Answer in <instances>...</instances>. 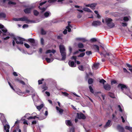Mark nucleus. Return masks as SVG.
<instances>
[{"label": "nucleus", "instance_id": "1", "mask_svg": "<svg viewBox=\"0 0 132 132\" xmlns=\"http://www.w3.org/2000/svg\"><path fill=\"white\" fill-rule=\"evenodd\" d=\"M60 52L61 54L62 58L61 60H65L66 58V50L64 46L60 45L59 46Z\"/></svg>", "mask_w": 132, "mask_h": 132}, {"label": "nucleus", "instance_id": "2", "mask_svg": "<svg viewBox=\"0 0 132 132\" xmlns=\"http://www.w3.org/2000/svg\"><path fill=\"white\" fill-rule=\"evenodd\" d=\"M56 51L54 50H48L46 51V53L47 54L48 53H50L49 56H47L48 57H51V58L50 59L48 57H46L45 58V59L48 63H50L53 61L54 60V59L53 57H51L52 55V54L51 53H52L53 54L55 53L56 52Z\"/></svg>", "mask_w": 132, "mask_h": 132}, {"label": "nucleus", "instance_id": "3", "mask_svg": "<svg viewBox=\"0 0 132 132\" xmlns=\"http://www.w3.org/2000/svg\"><path fill=\"white\" fill-rule=\"evenodd\" d=\"M24 40V39L18 37H14L13 40V45L14 46H15V42H16V43L17 44H22L23 43V42Z\"/></svg>", "mask_w": 132, "mask_h": 132}, {"label": "nucleus", "instance_id": "4", "mask_svg": "<svg viewBox=\"0 0 132 132\" xmlns=\"http://www.w3.org/2000/svg\"><path fill=\"white\" fill-rule=\"evenodd\" d=\"M107 26L111 28H113L115 26L114 23L112 22V20L110 18H106L105 19Z\"/></svg>", "mask_w": 132, "mask_h": 132}, {"label": "nucleus", "instance_id": "5", "mask_svg": "<svg viewBox=\"0 0 132 132\" xmlns=\"http://www.w3.org/2000/svg\"><path fill=\"white\" fill-rule=\"evenodd\" d=\"M118 87L120 88L123 92L126 94L130 92L129 89L125 85L119 84L118 85Z\"/></svg>", "mask_w": 132, "mask_h": 132}, {"label": "nucleus", "instance_id": "6", "mask_svg": "<svg viewBox=\"0 0 132 132\" xmlns=\"http://www.w3.org/2000/svg\"><path fill=\"white\" fill-rule=\"evenodd\" d=\"M30 91H31V92L32 93V97L33 101H36L38 100V97L37 93L35 92L34 90L32 88H31Z\"/></svg>", "mask_w": 132, "mask_h": 132}, {"label": "nucleus", "instance_id": "7", "mask_svg": "<svg viewBox=\"0 0 132 132\" xmlns=\"http://www.w3.org/2000/svg\"><path fill=\"white\" fill-rule=\"evenodd\" d=\"M0 28L2 29L1 30L4 33L3 35H5L6 34H5L4 33H6V34L7 35H11V34H10L9 33L7 32V29L5 28L4 27L3 25L1 24H0Z\"/></svg>", "mask_w": 132, "mask_h": 132}, {"label": "nucleus", "instance_id": "8", "mask_svg": "<svg viewBox=\"0 0 132 132\" xmlns=\"http://www.w3.org/2000/svg\"><path fill=\"white\" fill-rule=\"evenodd\" d=\"M19 21H26V22L27 23H29L30 22V23H35V22L32 21H31L28 20L27 18L25 16H24L23 17L19 18Z\"/></svg>", "mask_w": 132, "mask_h": 132}, {"label": "nucleus", "instance_id": "9", "mask_svg": "<svg viewBox=\"0 0 132 132\" xmlns=\"http://www.w3.org/2000/svg\"><path fill=\"white\" fill-rule=\"evenodd\" d=\"M101 23V22L100 21H95L93 22L92 23V25L94 27H97V26L100 25Z\"/></svg>", "mask_w": 132, "mask_h": 132}, {"label": "nucleus", "instance_id": "10", "mask_svg": "<svg viewBox=\"0 0 132 132\" xmlns=\"http://www.w3.org/2000/svg\"><path fill=\"white\" fill-rule=\"evenodd\" d=\"M77 118L79 119H84L86 118V117L85 115L82 113H77Z\"/></svg>", "mask_w": 132, "mask_h": 132}, {"label": "nucleus", "instance_id": "11", "mask_svg": "<svg viewBox=\"0 0 132 132\" xmlns=\"http://www.w3.org/2000/svg\"><path fill=\"white\" fill-rule=\"evenodd\" d=\"M33 9L32 6L25 9L24 10V12L26 14H29L31 13L32 10Z\"/></svg>", "mask_w": 132, "mask_h": 132}, {"label": "nucleus", "instance_id": "12", "mask_svg": "<svg viewBox=\"0 0 132 132\" xmlns=\"http://www.w3.org/2000/svg\"><path fill=\"white\" fill-rule=\"evenodd\" d=\"M36 118H38L40 120H43L45 119V118H46V117H44L43 118H42L41 117H36V116H35L34 117H32V116L29 117L27 118V119H28V120L32 119H35Z\"/></svg>", "mask_w": 132, "mask_h": 132}, {"label": "nucleus", "instance_id": "13", "mask_svg": "<svg viewBox=\"0 0 132 132\" xmlns=\"http://www.w3.org/2000/svg\"><path fill=\"white\" fill-rule=\"evenodd\" d=\"M93 47L95 50H96V51L98 52L99 53H100L101 55H102L103 54L102 52H100L99 51V46L98 45H94L93 46Z\"/></svg>", "mask_w": 132, "mask_h": 132}, {"label": "nucleus", "instance_id": "14", "mask_svg": "<svg viewBox=\"0 0 132 132\" xmlns=\"http://www.w3.org/2000/svg\"><path fill=\"white\" fill-rule=\"evenodd\" d=\"M10 128V126L8 124L4 125V132H9Z\"/></svg>", "mask_w": 132, "mask_h": 132}, {"label": "nucleus", "instance_id": "15", "mask_svg": "<svg viewBox=\"0 0 132 132\" xmlns=\"http://www.w3.org/2000/svg\"><path fill=\"white\" fill-rule=\"evenodd\" d=\"M111 122L110 120H108V121L106 122L105 125H104V128H106L112 125Z\"/></svg>", "mask_w": 132, "mask_h": 132}, {"label": "nucleus", "instance_id": "16", "mask_svg": "<svg viewBox=\"0 0 132 132\" xmlns=\"http://www.w3.org/2000/svg\"><path fill=\"white\" fill-rule=\"evenodd\" d=\"M28 40L31 43L32 46H35L36 45V43H35V40L34 39H29Z\"/></svg>", "mask_w": 132, "mask_h": 132}, {"label": "nucleus", "instance_id": "17", "mask_svg": "<svg viewBox=\"0 0 132 132\" xmlns=\"http://www.w3.org/2000/svg\"><path fill=\"white\" fill-rule=\"evenodd\" d=\"M102 56H103L104 57H106V56H112V54L109 53H107L106 51L103 52H102Z\"/></svg>", "mask_w": 132, "mask_h": 132}, {"label": "nucleus", "instance_id": "18", "mask_svg": "<svg viewBox=\"0 0 132 132\" xmlns=\"http://www.w3.org/2000/svg\"><path fill=\"white\" fill-rule=\"evenodd\" d=\"M0 118L3 123V122H6V120L5 119V118L4 115L3 113H0Z\"/></svg>", "mask_w": 132, "mask_h": 132}, {"label": "nucleus", "instance_id": "19", "mask_svg": "<svg viewBox=\"0 0 132 132\" xmlns=\"http://www.w3.org/2000/svg\"><path fill=\"white\" fill-rule=\"evenodd\" d=\"M68 64L69 65L72 67H75L76 66V64L73 61H69Z\"/></svg>", "mask_w": 132, "mask_h": 132}, {"label": "nucleus", "instance_id": "20", "mask_svg": "<svg viewBox=\"0 0 132 132\" xmlns=\"http://www.w3.org/2000/svg\"><path fill=\"white\" fill-rule=\"evenodd\" d=\"M51 13L49 11L46 12L44 14V15L45 18H47L51 15Z\"/></svg>", "mask_w": 132, "mask_h": 132}, {"label": "nucleus", "instance_id": "21", "mask_svg": "<svg viewBox=\"0 0 132 132\" xmlns=\"http://www.w3.org/2000/svg\"><path fill=\"white\" fill-rule=\"evenodd\" d=\"M56 108L57 112H59L60 114H62L63 111V110L57 106H56Z\"/></svg>", "mask_w": 132, "mask_h": 132}, {"label": "nucleus", "instance_id": "22", "mask_svg": "<svg viewBox=\"0 0 132 132\" xmlns=\"http://www.w3.org/2000/svg\"><path fill=\"white\" fill-rule=\"evenodd\" d=\"M65 123L66 125L68 126H72L73 124L70 120H67L65 121Z\"/></svg>", "mask_w": 132, "mask_h": 132}, {"label": "nucleus", "instance_id": "23", "mask_svg": "<svg viewBox=\"0 0 132 132\" xmlns=\"http://www.w3.org/2000/svg\"><path fill=\"white\" fill-rule=\"evenodd\" d=\"M104 87L106 90H109L111 89L110 86L108 84L104 85Z\"/></svg>", "mask_w": 132, "mask_h": 132}, {"label": "nucleus", "instance_id": "24", "mask_svg": "<svg viewBox=\"0 0 132 132\" xmlns=\"http://www.w3.org/2000/svg\"><path fill=\"white\" fill-rule=\"evenodd\" d=\"M99 64L100 63H99L94 64L92 67L93 69L94 70H96L98 68Z\"/></svg>", "mask_w": 132, "mask_h": 132}, {"label": "nucleus", "instance_id": "25", "mask_svg": "<svg viewBox=\"0 0 132 132\" xmlns=\"http://www.w3.org/2000/svg\"><path fill=\"white\" fill-rule=\"evenodd\" d=\"M118 129L119 130L120 132H124V130L123 128L120 125H118L117 126Z\"/></svg>", "mask_w": 132, "mask_h": 132}, {"label": "nucleus", "instance_id": "26", "mask_svg": "<svg viewBox=\"0 0 132 132\" xmlns=\"http://www.w3.org/2000/svg\"><path fill=\"white\" fill-rule=\"evenodd\" d=\"M41 88L42 89L44 90L42 91V92H43L44 90H46L47 89L48 87L46 86V84H43L41 87Z\"/></svg>", "mask_w": 132, "mask_h": 132}, {"label": "nucleus", "instance_id": "27", "mask_svg": "<svg viewBox=\"0 0 132 132\" xmlns=\"http://www.w3.org/2000/svg\"><path fill=\"white\" fill-rule=\"evenodd\" d=\"M122 14L123 15H126L128 13V10L127 9H124L122 10Z\"/></svg>", "mask_w": 132, "mask_h": 132}, {"label": "nucleus", "instance_id": "28", "mask_svg": "<svg viewBox=\"0 0 132 132\" xmlns=\"http://www.w3.org/2000/svg\"><path fill=\"white\" fill-rule=\"evenodd\" d=\"M71 59H73L74 60V61L75 62H76L77 64H80V62L78 61H76L77 57L75 56H73L71 58Z\"/></svg>", "mask_w": 132, "mask_h": 132}, {"label": "nucleus", "instance_id": "29", "mask_svg": "<svg viewBox=\"0 0 132 132\" xmlns=\"http://www.w3.org/2000/svg\"><path fill=\"white\" fill-rule=\"evenodd\" d=\"M127 66L129 68V70L130 71L132 72V66L128 64H126Z\"/></svg>", "mask_w": 132, "mask_h": 132}, {"label": "nucleus", "instance_id": "30", "mask_svg": "<svg viewBox=\"0 0 132 132\" xmlns=\"http://www.w3.org/2000/svg\"><path fill=\"white\" fill-rule=\"evenodd\" d=\"M96 5V4L95 3H93L90 4V7L91 9L94 10L95 9V7Z\"/></svg>", "mask_w": 132, "mask_h": 132}, {"label": "nucleus", "instance_id": "31", "mask_svg": "<svg viewBox=\"0 0 132 132\" xmlns=\"http://www.w3.org/2000/svg\"><path fill=\"white\" fill-rule=\"evenodd\" d=\"M83 10L85 11H87L88 12H90L91 13L92 12V11H91L90 9H89L88 8H84L83 9Z\"/></svg>", "mask_w": 132, "mask_h": 132}, {"label": "nucleus", "instance_id": "32", "mask_svg": "<svg viewBox=\"0 0 132 132\" xmlns=\"http://www.w3.org/2000/svg\"><path fill=\"white\" fill-rule=\"evenodd\" d=\"M125 128L126 129L128 130L131 132H132V127H130L128 126H126L125 127Z\"/></svg>", "mask_w": 132, "mask_h": 132}, {"label": "nucleus", "instance_id": "33", "mask_svg": "<svg viewBox=\"0 0 132 132\" xmlns=\"http://www.w3.org/2000/svg\"><path fill=\"white\" fill-rule=\"evenodd\" d=\"M44 105L43 104H41L40 105L37 106L36 107L37 109L39 110H40L42 108L43 106Z\"/></svg>", "mask_w": 132, "mask_h": 132}, {"label": "nucleus", "instance_id": "34", "mask_svg": "<svg viewBox=\"0 0 132 132\" xmlns=\"http://www.w3.org/2000/svg\"><path fill=\"white\" fill-rule=\"evenodd\" d=\"M15 92H16L19 95H21V94H24V92H23V93H22L21 90H19L18 91L15 90Z\"/></svg>", "mask_w": 132, "mask_h": 132}, {"label": "nucleus", "instance_id": "35", "mask_svg": "<svg viewBox=\"0 0 132 132\" xmlns=\"http://www.w3.org/2000/svg\"><path fill=\"white\" fill-rule=\"evenodd\" d=\"M118 107L119 109V111L121 112H122L123 107L122 105H118Z\"/></svg>", "mask_w": 132, "mask_h": 132}, {"label": "nucleus", "instance_id": "36", "mask_svg": "<svg viewBox=\"0 0 132 132\" xmlns=\"http://www.w3.org/2000/svg\"><path fill=\"white\" fill-rule=\"evenodd\" d=\"M6 17L5 14L3 13H0V18H4Z\"/></svg>", "mask_w": 132, "mask_h": 132}, {"label": "nucleus", "instance_id": "37", "mask_svg": "<svg viewBox=\"0 0 132 132\" xmlns=\"http://www.w3.org/2000/svg\"><path fill=\"white\" fill-rule=\"evenodd\" d=\"M40 10H41V12H43L44 11H45L46 10V8H45V7H40V6H38Z\"/></svg>", "mask_w": 132, "mask_h": 132}, {"label": "nucleus", "instance_id": "38", "mask_svg": "<svg viewBox=\"0 0 132 132\" xmlns=\"http://www.w3.org/2000/svg\"><path fill=\"white\" fill-rule=\"evenodd\" d=\"M78 46L79 48H82L84 47V45L82 44L81 43H79L78 44Z\"/></svg>", "mask_w": 132, "mask_h": 132}, {"label": "nucleus", "instance_id": "39", "mask_svg": "<svg viewBox=\"0 0 132 132\" xmlns=\"http://www.w3.org/2000/svg\"><path fill=\"white\" fill-rule=\"evenodd\" d=\"M78 68L79 70L81 71H84V68L82 65H81L79 66Z\"/></svg>", "mask_w": 132, "mask_h": 132}, {"label": "nucleus", "instance_id": "40", "mask_svg": "<svg viewBox=\"0 0 132 132\" xmlns=\"http://www.w3.org/2000/svg\"><path fill=\"white\" fill-rule=\"evenodd\" d=\"M93 82V79L92 78H90L88 80V83L89 84H92Z\"/></svg>", "mask_w": 132, "mask_h": 132}, {"label": "nucleus", "instance_id": "41", "mask_svg": "<svg viewBox=\"0 0 132 132\" xmlns=\"http://www.w3.org/2000/svg\"><path fill=\"white\" fill-rule=\"evenodd\" d=\"M33 13L34 15L35 16L37 15L39 13V12L36 10H34L33 11Z\"/></svg>", "mask_w": 132, "mask_h": 132}, {"label": "nucleus", "instance_id": "42", "mask_svg": "<svg viewBox=\"0 0 132 132\" xmlns=\"http://www.w3.org/2000/svg\"><path fill=\"white\" fill-rule=\"evenodd\" d=\"M24 117H22V120L23 121H24L23 123L24 124H26L27 125H28V122H27V121L26 120H25V119H23Z\"/></svg>", "mask_w": 132, "mask_h": 132}, {"label": "nucleus", "instance_id": "43", "mask_svg": "<svg viewBox=\"0 0 132 132\" xmlns=\"http://www.w3.org/2000/svg\"><path fill=\"white\" fill-rule=\"evenodd\" d=\"M41 32L42 35H45L46 33V32L42 28L41 29Z\"/></svg>", "mask_w": 132, "mask_h": 132}, {"label": "nucleus", "instance_id": "44", "mask_svg": "<svg viewBox=\"0 0 132 132\" xmlns=\"http://www.w3.org/2000/svg\"><path fill=\"white\" fill-rule=\"evenodd\" d=\"M85 54V53L83 52L80 54L78 56V57H82L84 56Z\"/></svg>", "mask_w": 132, "mask_h": 132}, {"label": "nucleus", "instance_id": "45", "mask_svg": "<svg viewBox=\"0 0 132 132\" xmlns=\"http://www.w3.org/2000/svg\"><path fill=\"white\" fill-rule=\"evenodd\" d=\"M57 0H49L48 1V2L50 3H53L56 2Z\"/></svg>", "mask_w": 132, "mask_h": 132}, {"label": "nucleus", "instance_id": "46", "mask_svg": "<svg viewBox=\"0 0 132 132\" xmlns=\"http://www.w3.org/2000/svg\"><path fill=\"white\" fill-rule=\"evenodd\" d=\"M89 88L90 90V92L92 93H94V91L93 89L92 88V87L91 86H89Z\"/></svg>", "mask_w": 132, "mask_h": 132}, {"label": "nucleus", "instance_id": "47", "mask_svg": "<svg viewBox=\"0 0 132 132\" xmlns=\"http://www.w3.org/2000/svg\"><path fill=\"white\" fill-rule=\"evenodd\" d=\"M100 83H102L103 84H104V83L106 82V81L103 79L100 80L99 81Z\"/></svg>", "mask_w": 132, "mask_h": 132}, {"label": "nucleus", "instance_id": "48", "mask_svg": "<svg viewBox=\"0 0 132 132\" xmlns=\"http://www.w3.org/2000/svg\"><path fill=\"white\" fill-rule=\"evenodd\" d=\"M16 80L19 83H21L23 85H25V84L24 82L22 81L19 80L18 79H17Z\"/></svg>", "mask_w": 132, "mask_h": 132}, {"label": "nucleus", "instance_id": "49", "mask_svg": "<svg viewBox=\"0 0 132 132\" xmlns=\"http://www.w3.org/2000/svg\"><path fill=\"white\" fill-rule=\"evenodd\" d=\"M44 80V79H42L41 80H39L38 81L39 84H41L42 83V81Z\"/></svg>", "mask_w": 132, "mask_h": 132}, {"label": "nucleus", "instance_id": "50", "mask_svg": "<svg viewBox=\"0 0 132 132\" xmlns=\"http://www.w3.org/2000/svg\"><path fill=\"white\" fill-rule=\"evenodd\" d=\"M86 53V54L87 55H89L92 54V52L90 51H87Z\"/></svg>", "mask_w": 132, "mask_h": 132}, {"label": "nucleus", "instance_id": "51", "mask_svg": "<svg viewBox=\"0 0 132 132\" xmlns=\"http://www.w3.org/2000/svg\"><path fill=\"white\" fill-rule=\"evenodd\" d=\"M70 26H67L66 27V29H68V31L69 32H70L71 31V29L70 28ZM71 27V26H70V27Z\"/></svg>", "mask_w": 132, "mask_h": 132}, {"label": "nucleus", "instance_id": "52", "mask_svg": "<svg viewBox=\"0 0 132 132\" xmlns=\"http://www.w3.org/2000/svg\"><path fill=\"white\" fill-rule=\"evenodd\" d=\"M123 20L125 21H128L129 20V18L128 17L125 16L123 18Z\"/></svg>", "mask_w": 132, "mask_h": 132}, {"label": "nucleus", "instance_id": "53", "mask_svg": "<svg viewBox=\"0 0 132 132\" xmlns=\"http://www.w3.org/2000/svg\"><path fill=\"white\" fill-rule=\"evenodd\" d=\"M44 40L43 38H41L40 39V43L42 45H43L44 43Z\"/></svg>", "mask_w": 132, "mask_h": 132}, {"label": "nucleus", "instance_id": "54", "mask_svg": "<svg viewBox=\"0 0 132 132\" xmlns=\"http://www.w3.org/2000/svg\"><path fill=\"white\" fill-rule=\"evenodd\" d=\"M8 4L9 5L10 4H13L15 5L16 4V3L15 2H12L11 1H10L8 2Z\"/></svg>", "mask_w": 132, "mask_h": 132}, {"label": "nucleus", "instance_id": "55", "mask_svg": "<svg viewBox=\"0 0 132 132\" xmlns=\"http://www.w3.org/2000/svg\"><path fill=\"white\" fill-rule=\"evenodd\" d=\"M62 94L65 96H68L69 95V94L66 92H62Z\"/></svg>", "mask_w": 132, "mask_h": 132}, {"label": "nucleus", "instance_id": "56", "mask_svg": "<svg viewBox=\"0 0 132 132\" xmlns=\"http://www.w3.org/2000/svg\"><path fill=\"white\" fill-rule=\"evenodd\" d=\"M24 45L27 48H29L30 47L29 45L26 43H25L24 44Z\"/></svg>", "mask_w": 132, "mask_h": 132}, {"label": "nucleus", "instance_id": "57", "mask_svg": "<svg viewBox=\"0 0 132 132\" xmlns=\"http://www.w3.org/2000/svg\"><path fill=\"white\" fill-rule=\"evenodd\" d=\"M28 27V25L27 24H24L22 26L23 28H27Z\"/></svg>", "mask_w": 132, "mask_h": 132}, {"label": "nucleus", "instance_id": "58", "mask_svg": "<svg viewBox=\"0 0 132 132\" xmlns=\"http://www.w3.org/2000/svg\"><path fill=\"white\" fill-rule=\"evenodd\" d=\"M112 118L114 120H116L117 119V118L116 117L115 115L114 114H113L112 115Z\"/></svg>", "mask_w": 132, "mask_h": 132}, {"label": "nucleus", "instance_id": "59", "mask_svg": "<svg viewBox=\"0 0 132 132\" xmlns=\"http://www.w3.org/2000/svg\"><path fill=\"white\" fill-rule=\"evenodd\" d=\"M90 40L92 42H96L97 41V40L96 38H93L91 39H90Z\"/></svg>", "mask_w": 132, "mask_h": 132}, {"label": "nucleus", "instance_id": "60", "mask_svg": "<svg viewBox=\"0 0 132 132\" xmlns=\"http://www.w3.org/2000/svg\"><path fill=\"white\" fill-rule=\"evenodd\" d=\"M29 115H30V114L29 113H27L24 116V117H25L27 119V118L29 117Z\"/></svg>", "mask_w": 132, "mask_h": 132}, {"label": "nucleus", "instance_id": "61", "mask_svg": "<svg viewBox=\"0 0 132 132\" xmlns=\"http://www.w3.org/2000/svg\"><path fill=\"white\" fill-rule=\"evenodd\" d=\"M13 20L15 21H19V18H13Z\"/></svg>", "mask_w": 132, "mask_h": 132}, {"label": "nucleus", "instance_id": "62", "mask_svg": "<svg viewBox=\"0 0 132 132\" xmlns=\"http://www.w3.org/2000/svg\"><path fill=\"white\" fill-rule=\"evenodd\" d=\"M70 132H75L74 128H72L70 129Z\"/></svg>", "mask_w": 132, "mask_h": 132}, {"label": "nucleus", "instance_id": "63", "mask_svg": "<svg viewBox=\"0 0 132 132\" xmlns=\"http://www.w3.org/2000/svg\"><path fill=\"white\" fill-rule=\"evenodd\" d=\"M117 83V82L115 80H113L111 81V84L112 85L113 84H116Z\"/></svg>", "mask_w": 132, "mask_h": 132}, {"label": "nucleus", "instance_id": "64", "mask_svg": "<svg viewBox=\"0 0 132 132\" xmlns=\"http://www.w3.org/2000/svg\"><path fill=\"white\" fill-rule=\"evenodd\" d=\"M78 51L81 52H84L85 51V49H79L78 50Z\"/></svg>", "mask_w": 132, "mask_h": 132}]
</instances>
